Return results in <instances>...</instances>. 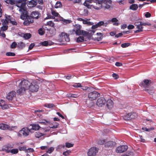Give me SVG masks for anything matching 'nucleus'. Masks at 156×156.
I'll return each instance as SVG.
<instances>
[{"label":"nucleus","mask_w":156,"mask_h":156,"mask_svg":"<svg viewBox=\"0 0 156 156\" xmlns=\"http://www.w3.org/2000/svg\"><path fill=\"white\" fill-rule=\"evenodd\" d=\"M25 19V20L23 24L25 26H28L30 24L32 23H30L29 21H28V20H27L26 18Z\"/></svg>","instance_id":"49530a36"},{"label":"nucleus","mask_w":156,"mask_h":156,"mask_svg":"<svg viewBox=\"0 0 156 156\" xmlns=\"http://www.w3.org/2000/svg\"><path fill=\"white\" fill-rule=\"evenodd\" d=\"M5 2L7 4L13 5L15 4L16 1L14 0H6Z\"/></svg>","instance_id":"bb28decb"},{"label":"nucleus","mask_w":156,"mask_h":156,"mask_svg":"<svg viewBox=\"0 0 156 156\" xmlns=\"http://www.w3.org/2000/svg\"><path fill=\"white\" fill-rule=\"evenodd\" d=\"M69 96L70 97L76 98L78 97V95L74 94H69Z\"/></svg>","instance_id":"680f3d73"},{"label":"nucleus","mask_w":156,"mask_h":156,"mask_svg":"<svg viewBox=\"0 0 156 156\" xmlns=\"http://www.w3.org/2000/svg\"><path fill=\"white\" fill-rule=\"evenodd\" d=\"M41 45L44 46H48V45H50L48 44V42L47 41H44L43 42H41Z\"/></svg>","instance_id":"c03bdc74"},{"label":"nucleus","mask_w":156,"mask_h":156,"mask_svg":"<svg viewBox=\"0 0 156 156\" xmlns=\"http://www.w3.org/2000/svg\"><path fill=\"white\" fill-rule=\"evenodd\" d=\"M81 26L80 25L78 24H75L74 26L73 30L76 31V30H78L81 29Z\"/></svg>","instance_id":"f704fd0d"},{"label":"nucleus","mask_w":156,"mask_h":156,"mask_svg":"<svg viewBox=\"0 0 156 156\" xmlns=\"http://www.w3.org/2000/svg\"><path fill=\"white\" fill-rule=\"evenodd\" d=\"M26 148L25 147H19V149L20 151H25L26 150Z\"/></svg>","instance_id":"e2e57ef3"},{"label":"nucleus","mask_w":156,"mask_h":156,"mask_svg":"<svg viewBox=\"0 0 156 156\" xmlns=\"http://www.w3.org/2000/svg\"><path fill=\"white\" fill-rule=\"evenodd\" d=\"M130 114V119H135L137 116L135 112H131Z\"/></svg>","instance_id":"393cba45"},{"label":"nucleus","mask_w":156,"mask_h":156,"mask_svg":"<svg viewBox=\"0 0 156 156\" xmlns=\"http://www.w3.org/2000/svg\"><path fill=\"white\" fill-rule=\"evenodd\" d=\"M106 103V101L104 97H101L98 98L96 102V105L100 107L104 106Z\"/></svg>","instance_id":"6e6552de"},{"label":"nucleus","mask_w":156,"mask_h":156,"mask_svg":"<svg viewBox=\"0 0 156 156\" xmlns=\"http://www.w3.org/2000/svg\"><path fill=\"white\" fill-rule=\"evenodd\" d=\"M39 86L36 82L34 81L30 83L29 89L31 92H37L39 89Z\"/></svg>","instance_id":"7ed1b4c3"},{"label":"nucleus","mask_w":156,"mask_h":156,"mask_svg":"<svg viewBox=\"0 0 156 156\" xmlns=\"http://www.w3.org/2000/svg\"><path fill=\"white\" fill-rule=\"evenodd\" d=\"M84 13L83 15L84 16H87L88 15V11L87 9H84L83 10Z\"/></svg>","instance_id":"052dcab7"},{"label":"nucleus","mask_w":156,"mask_h":156,"mask_svg":"<svg viewBox=\"0 0 156 156\" xmlns=\"http://www.w3.org/2000/svg\"><path fill=\"white\" fill-rule=\"evenodd\" d=\"M62 6V4L61 2L58 1L55 4V7L56 8H60Z\"/></svg>","instance_id":"2f4dec72"},{"label":"nucleus","mask_w":156,"mask_h":156,"mask_svg":"<svg viewBox=\"0 0 156 156\" xmlns=\"http://www.w3.org/2000/svg\"><path fill=\"white\" fill-rule=\"evenodd\" d=\"M30 84V82L27 80L21 81L18 85L19 89L17 90V93L19 94H23L29 89Z\"/></svg>","instance_id":"f257e3e1"},{"label":"nucleus","mask_w":156,"mask_h":156,"mask_svg":"<svg viewBox=\"0 0 156 156\" xmlns=\"http://www.w3.org/2000/svg\"><path fill=\"white\" fill-rule=\"evenodd\" d=\"M27 11H25V13H23L22 15L21 16V18L24 19L25 18L28 20L30 23H32L34 22V20L29 16L27 14Z\"/></svg>","instance_id":"9b49d317"},{"label":"nucleus","mask_w":156,"mask_h":156,"mask_svg":"<svg viewBox=\"0 0 156 156\" xmlns=\"http://www.w3.org/2000/svg\"><path fill=\"white\" fill-rule=\"evenodd\" d=\"M63 23L64 24H66L72 22V21L70 20H67L64 19L62 20Z\"/></svg>","instance_id":"37998d69"},{"label":"nucleus","mask_w":156,"mask_h":156,"mask_svg":"<svg viewBox=\"0 0 156 156\" xmlns=\"http://www.w3.org/2000/svg\"><path fill=\"white\" fill-rule=\"evenodd\" d=\"M38 3L39 4H43V0H31L28 2L27 5L30 7H35Z\"/></svg>","instance_id":"423d86ee"},{"label":"nucleus","mask_w":156,"mask_h":156,"mask_svg":"<svg viewBox=\"0 0 156 156\" xmlns=\"http://www.w3.org/2000/svg\"><path fill=\"white\" fill-rule=\"evenodd\" d=\"M145 90L146 91H147L150 94H152L154 93V87H152L150 88H145Z\"/></svg>","instance_id":"412c9836"},{"label":"nucleus","mask_w":156,"mask_h":156,"mask_svg":"<svg viewBox=\"0 0 156 156\" xmlns=\"http://www.w3.org/2000/svg\"><path fill=\"white\" fill-rule=\"evenodd\" d=\"M106 106L109 109H111L113 107V102L111 99H108L106 101Z\"/></svg>","instance_id":"dca6fc26"},{"label":"nucleus","mask_w":156,"mask_h":156,"mask_svg":"<svg viewBox=\"0 0 156 156\" xmlns=\"http://www.w3.org/2000/svg\"><path fill=\"white\" fill-rule=\"evenodd\" d=\"M151 83V80L145 79L140 83V85L146 88H148L150 86Z\"/></svg>","instance_id":"9d476101"},{"label":"nucleus","mask_w":156,"mask_h":156,"mask_svg":"<svg viewBox=\"0 0 156 156\" xmlns=\"http://www.w3.org/2000/svg\"><path fill=\"white\" fill-rule=\"evenodd\" d=\"M28 127L30 131L31 130H38L41 128L40 126L38 124H30Z\"/></svg>","instance_id":"4468645a"},{"label":"nucleus","mask_w":156,"mask_h":156,"mask_svg":"<svg viewBox=\"0 0 156 156\" xmlns=\"http://www.w3.org/2000/svg\"><path fill=\"white\" fill-rule=\"evenodd\" d=\"M81 29L79 30H76L75 31V33L76 35H86L87 34V32L86 31H84L83 30H81Z\"/></svg>","instance_id":"6ab92c4d"},{"label":"nucleus","mask_w":156,"mask_h":156,"mask_svg":"<svg viewBox=\"0 0 156 156\" xmlns=\"http://www.w3.org/2000/svg\"><path fill=\"white\" fill-rule=\"evenodd\" d=\"M8 26H4L2 27L1 28V30L3 31H5L7 30Z\"/></svg>","instance_id":"4d7b16f0"},{"label":"nucleus","mask_w":156,"mask_h":156,"mask_svg":"<svg viewBox=\"0 0 156 156\" xmlns=\"http://www.w3.org/2000/svg\"><path fill=\"white\" fill-rule=\"evenodd\" d=\"M136 28H137L138 29H143L144 27L142 26V25H141V24L140 23V24H139V25H138L136 27Z\"/></svg>","instance_id":"774afa93"},{"label":"nucleus","mask_w":156,"mask_h":156,"mask_svg":"<svg viewBox=\"0 0 156 156\" xmlns=\"http://www.w3.org/2000/svg\"><path fill=\"white\" fill-rule=\"evenodd\" d=\"M30 131L29 128H28L27 127H24L19 131L18 134V136L20 137L22 136L26 137L29 135L30 133Z\"/></svg>","instance_id":"f03ea898"},{"label":"nucleus","mask_w":156,"mask_h":156,"mask_svg":"<svg viewBox=\"0 0 156 156\" xmlns=\"http://www.w3.org/2000/svg\"><path fill=\"white\" fill-rule=\"evenodd\" d=\"M115 142L112 141H109L105 143V147L106 148H108L109 147H113L115 145Z\"/></svg>","instance_id":"a211bd4d"},{"label":"nucleus","mask_w":156,"mask_h":156,"mask_svg":"<svg viewBox=\"0 0 156 156\" xmlns=\"http://www.w3.org/2000/svg\"><path fill=\"white\" fill-rule=\"evenodd\" d=\"M105 9H109V10H111V9L112 8L110 5L107 4V2H106V3L105 4Z\"/></svg>","instance_id":"6e6d98bb"},{"label":"nucleus","mask_w":156,"mask_h":156,"mask_svg":"<svg viewBox=\"0 0 156 156\" xmlns=\"http://www.w3.org/2000/svg\"><path fill=\"white\" fill-rule=\"evenodd\" d=\"M72 86L76 88L80 87H82L81 84L80 83H75L74 85H72Z\"/></svg>","instance_id":"a19ab883"},{"label":"nucleus","mask_w":156,"mask_h":156,"mask_svg":"<svg viewBox=\"0 0 156 156\" xmlns=\"http://www.w3.org/2000/svg\"><path fill=\"white\" fill-rule=\"evenodd\" d=\"M35 46V44L34 43H31L30 44V46L29 47V50H31Z\"/></svg>","instance_id":"69168bd1"},{"label":"nucleus","mask_w":156,"mask_h":156,"mask_svg":"<svg viewBox=\"0 0 156 156\" xmlns=\"http://www.w3.org/2000/svg\"><path fill=\"white\" fill-rule=\"evenodd\" d=\"M74 144L69 143L66 142L65 143V146L66 147L70 148L73 147Z\"/></svg>","instance_id":"79ce46f5"},{"label":"nucleus","mask_w":156,"mask_h":156,"mask_svg":"<svg viewBox=\"0 0 156 156\" xmlns=\"http://www.w3.org/2000/svg\"><path fill=\"white\" fill-rule=\"evenodd\" d=\"M51 13L54 17H57L59 15L58 13L56 12L55 11L52 9H51Z\"/></svg>","instance_id":"72a5a7b5"},{"label":"nucleus","mask_w":156,"mask_h":156,"mask_svg":"<svg viewBox=\"0 0 156 156\" xmlns=\"http://www.w3.org/2000/svg\"><path fill=\"white\" fill-rule=\"evenodd\" d=\"M130 118V113L127 114L123 116V119L125 120H129Z\"/></svg>","instance_id":"c756f323"},{"label":"nucleus","mask_w":156,"mask_h":156,"mask_svg":"<svg viewBox=\"0 0 156 156\" xmlns=\"http://www.w3.org/2000/svg\"><path fill=\"white\" fill-rule=\"evenodd\" d=\"M141 25H142V26H150L151 25V24L150 23L148 22H141Z\"/></svg>","instance_id":"3c124183"},{"label":"nucleus","mask_w":156,"mask_h":156,"mask_svg":"<svg viewBox=\"0 0 156 156\" xmlns=\"http://www.w3.org/2000/svg\"><path fill=\"white\" fill-rule=\"evenodd\" d=\"M10 147L8 145H6L4 146L2 149L3 151H5L7 153H9L10 152Z\"/></svg>","instance_id":"aec40b11"},{"label":"nucleus","mask_w":156,"mask_h":156,"mask_svg":"<svg viewBox=\"0 0 156 156\" xmlns=\"http://www.w3.org/2000/svg\"><path fill=\"white\" fill-rule=\"evenodd\" d=\"M105 142V140H99L97 141V143L98 144L100 145H103L104 144Z\"/></svg>","instance_id":"4c0bfd02"},{"label":"nucleus","mask_w":156,"mask_h":156,"mask_svg":"<svg viewBox=\"0 0 156 156\" xmlns=\"http://www.w3.org/2000/svg\"><path fill=\"white\" fill-rule=\"evenodd\" d=\"M104 24V22L103 21H100L96 23V24L98 27H101V26L103 25Z\"/></svg>","instance_id":"bf43d9fd"},{"label":"nucleus","mask_w":156,"mask_h":156,"mask_svg":"<svg viewBox=\"0 0 156 156\" xmlns=\"http://www.w3.org/2000/svg\"><path fill=\"white\" fill-rule=\"evenodd\" d=\"M93 1V0H85V2L83 3V5H84L89 8L90 6L89 3H90L92 2Z\"/></svg>","instance_id":"b1692460"},{"label":"nucleus","mask_w":156,"mask_h":156,"mask_svg":"<svg viewBox=\"0 0 156 156\" xmlns=\"http://www.w3.org/2000/svg\"><path fill=\"white\" fill-rule=\"evenodd\" d=\"M84 40V37L83 36H80L77 38L76 41L77 42L80 43L83 41Z\"/></svg>","instance_id":"c85d7f7f"},{"label":"nucleus","mask_w":156,"mask_h":156,"mask_svg":"<svg viewBox=\"0 0 156 156\" xmlns=\"http://www.w3.org/2000/svg\"><path fill=\"white\" fill-rule=\"evenodd\" d=\"M31 37V35L30 33H26L24 34L23 37L25 39H29Z\"/></svg>","instance_id":"c9c22d12"},{"label":"nucleus","mask_w":156,"mask_h":156,"mask_svg":"<svg viewBox=\"0 0 156 156\" xmlns=\"http://www.w3.org/2000/svg\"><path fill=\"white\" fill-rule=\"evenodd\" d=\"M38 32L39 34L41 35H43L44 33V31L42 28H41L38 30Z\"/></svg>","instance_id":"de8ad7c7"},{"label":"nucleus","mask_w":156,"mask_h":156,"mask_svg":"<svg viewBox=\"0 0 156 156\" xmlns=\"http://www.w3.org/2000/svg\"><path fill=\"white\" fill-rule=\"evenodd\" d=\"M47 24L51 27H53L54 26V23L51 21H48L47 22Z\"/></svg>","instance_id":"864d4df0"},{"label":"nucleus","mask_w":156,"mask_h":156,"mask_svg":"<svg viewBox=\"0 0 156 156\" xmlns=\"http://www.w3.org/2000/svg\"><path fill=\"white\" fill-rule=\"evenodd\" d=\"M17 46V44L15 42H13L10 45V48H14Z\"/></svg>","instance_id":"603ef678"},{"label":"nucleus","mask_w":156,"mask_h":156,"mask_svg":"<svg viewBox=\"0 0 156 156\" xmlns=\"http://www.w3.org/2000/svg\"><path fill=\"white\" fill-rule=\"evenodd\" d=\"M100 94L96 91H93L88 94L89 99L91 101L95 100L97 97L100 96Z\"/></svg>","instance_id":"39448f33"},{"label":"nucleus","mask_w":156,"mask_h":156,"mask_svg":"<svg viewBox=\"0 0 156 156\" xmlns=\"http://www.w3.org/2000/svg\"><path fill=\"white\" fill-rule=\"evenodd\" d=\"M151 16V14L149 12H146L145 14V16L146 18L150 17Z\"/></svg>","instance_id":"0e129e2a"},{"label":"nucleus","mask_w":156,"mask_h":156,"mask_svg":"<svg viewBox=\"0 0 156 156\" xmlns=\"http://www.w3.org/2000/svg\"><path fill=\"white\" fill-rule=\"evenodd\" d=\"M35 136L36 138H39L42 136H43L44 134L41 133L39 132H37L35 133Z\"/></svg>","instance_id":"a878e982"},{"label":"nucleus","mask_w":156,"mask_h":156,"mask_svg":"<svg viewBox=\"0 0 156 156\" xmlns=\"http://www.w3.org/2000/svg\"><path fill=\"white\" fill-rule=\"evenodd\" d=\"M98 149L96 147H92L90 148L87 152L88 156H95L98 153Z\"/></svg>","instance_id":"0eeeda50"},{"label":"nucleus","mask_w":156,"mask_h":156,"mask_svg":"<svg viewBox=\"0 0 156 156\" xmlns=\"http://www.w3.org/2000/svg\"><path fill=\"white\" fill-rule=\"evenodd\" d=\"M65 147V146L64 145H59L56 147V150L57 151H59L62 148H64Z\"/></svg>","instance_id":"473e14b6"},{"label":"nucleus","mask_w":156,"mask_h":156,"mask_svg":"<svg viewBox=\"0 0 156 156\" xmlns=\"http://www.w3.org/2000/svg\"><path fill=\"white\" fill-rule=\"evenodd\" d=\"M138 8V6L136 4H133L130 5L129 7V9L133 10H136Z\"/></svg>","instance_id":"5701e85b"},{"label":"nucleus","mask_w":156,"mask_h":156,"mask_svg":"<svg viewBox=\"0 0 156 156\" xmlns=\"http://www.w3.org/2000/svg\"><path fill=\"white\" fill-rule=\"evenodd\" d=\"M15 127V126H10L7 124H5L2 123L0 124V129L2 130H13V128Z\"/></svg>","instance_id":"f8f14e48"},{"label":"nucleus","mask_w":156,"mask_h":156,"mask_svg":"<svg viewBox=\"0 0 156 156\" xmlns=\"http://www.w3.org/2000/svg\"><path fill=\"white\" fill-rule=\"evenodd\" d=\"M6 55L7 56H15L16 55L15 53L12 52H7L6 53Z\"/></svg>","instance_id":"8fccbe9b"},{"label":"nucleus","mask_w":156,"mask_h":156,"mask_svg":"<svg viewBox=\"0 0 156 156\" xmlns=\"http://www.w3.org/2000/svg\"><path fill=\"white\" fill-rule=\"evenodd\" d=\"M130 45V43H124L121 44V46L123 48H125L129 46Z\"/></svg>","instance_id":"ea45409f"},{"label":"nucleus","mask_w":156,"mask_h":156,"mask_svg":"<svg viewBox=\"0 0 156 156\" xmlns=\"http://www.w3.org/2000/svg\"><path fill=\"white\" fill-rule=\"evenodd\" d=\"M1 21L2 22V24L3 25L7 24L8 23V21L6 19L5 20L2 19Z\"/></svg>","instance_id":"13d9d810"},{"label":"nucleus","mask_w":156,"mask_h":156,"mask_svg":"<svg viewBox=\"0 0 156 156\" xmlns=\"http://www.w3.org/2000/svg\"><path fill=\"white\" fill-rule=\"evenodd\" d=\"M16 93L14 91H12L9 93L6 96L7 99L9 101H11L13 97L16 96Z\"/></svg>","instance_id":"2eb2a0df"},{"label":"nucleus","mask_w":156,"mask_h":156,"mask_svg":"<svg viewBox=\"0 0 156 156\" xmlns=\"http://www.w3.org/2000/svg\"><path fill=\"white\" fill-rule=\"evenodd\" d=\"M10 152L12 154H15L18 152V151L17 149H13L10 150Z\"/></svg>","instance_id":"e433bc0d"},{"label":"nucleus","mask_w":156,"mask_h":156,"mask_svg":"<svg viewBox=\"0 0 156 156\" xmlns=\"http://www.w3.org/2000/svg\"><path fill=\"white\" fill-rule=\"evenodd\" d=\"M9 21V22L13 25L16 26L17 24V23L14 20H10Z\"/></svg>","instance_id":"a18cd8bd"},{"label":"nucleus","mask_w":156,"mask_h":156,"mask_svg":"<svg viewBox=\"0 0 156 156\" xmlns=\"http://www.w3.org/2000/svg\"><path fill=\"white\" fill-rule=\"evenodd\" d=\"M90 20V19H83V23L84 24H86L88 25H92L93 24V23L91 22L90 21H88Z\"/></svg>","instance_id":"4be33fe9"},{"label":"nucleus","mask_w":156,"mask_h":156,"mask_svg":"<svg viewBox=\"0 0 156 156\" xmlns=\"http://www.w3.org/2000/svg\"><path fill=\"white\" fill-rule=\"evenodd\" d=\"M71 151L69 150H67L63 152V155L66 156H68L70 153H71Z\"/></svg>","instance_id":"09e8293b"},{"label":"nucleus","mask_w":156,"mask_h":156,"mask_svg":"<svg viewBox=\"0 0 156 156\" xmlns=\"http://www.w3.org/2000/svg\"><path fill=\"white\" fill-rule=\"evenodd\" d=\"M48 122V121H47L46 120H43L42 121H41L39 122V123L41 124H46V123Z\"/></svg>","instance_id":"338daca9"},{"label":"nucleus","mask_w":156,"mask_h":156,"mask_svg":"<svg viewBox=\"0 0 156 156\" xmlns=\"http://www.w3.org/2000/svg\"><path fill=\"white\" fill-rule=\"evenodd\" d=\"M54 149V147H50L48 149V151H47V152L49 154L51 153L53 151Z\"/></svg>","instance_id":"5fc2aeb1"},{"label":"nucleus","mask_w":156,"mask_h":156,"mask_svg":"<svg viewBox=\"0 0 156 156\" xmlns=\"http://www.w3.org/2000/svg\"><path fill=\"white\" fill-rule=\"evenodd\" d=\"M25 46V44L22 42H21L18 43V47L21 49L23 48Z\"/></svg>","instance_id":"cd10ccee"},{"label":"nucleus","mask_w":156,"mask_h":156,"mask_svg":"<svg viewBox=\"0 0 156 156\" xmlns=\"http://www.w3.org/2000/svg\"><path fill=\"white\" fill-rule=\"evenodd\" d=\"M0 106L3 109H7L9 108V105L5 104L4 101L2 99L0 101Z\"/></svg>","instance_id":"f3484780"},{"label":"nucleus","mask_w":156,"mask_h":156,"mask_svg":"<svg viewBox=\"0 0 156 156\" xmlns=\"http://www.w3.org/2000/svg\"><path fill=\"white\" fill-rule=\"evenodd\" d=\"M40 16V14L38 11H33L31 13L30 16L34 20V19H38L39 16Z\"/></svg>","instance_id":"ddd939ff"},{"label":"nucleus","mask_w":156,"mask_h":156,"mask_svg":"<svg viewBox=\"0 0 156 156\" xmlns=\"http://www.w3.org/2000/svg\"><path fill=\"white\" fill-rule=\"evenodd\" d=\"M44 106L48 108H51L54 106V105L53 104H46L44 105Z\"/></svg>","instance_id":"58836bf2"},{"label":"nucleus","mask_w":156,"mask_h":156,"mask_svg":"<svg viewBox=\"0 0 156 156\" xmlns=\"http://www.w3.org/2000/svg\"><path fill=\"white\" fill-rule=\"evenodd\" d=\"M59 40L60 42H69L70 41L69 36L64 33H61L59 35Z\"/></svg>","instance_id":"20e7f679"},{"label":"nucleus","mask_w":156,"mask_h":156,"mask_svg":"<svg viewBox=\"0 0 156 156\" xmlns=\"http://www.w3.org/2000/svg\"><path fill=\"white\" fill-rule=\"evenodd\" d=\"M52 126L51 125V126H50V127L53 129H55L58 127L59 124L57 122H53L52 123Z\"/></svg>","instance_id":"7c9ffc66"},{"label":"nucleus","mask_w":156,"mask_h":156,"mask_svg":"<svg viewBox=\"0 0 156 156\" xmlns=\"http://www.w3.org/2000/svg\"><path fill=\"white\" fill-rule=\"evenodd\" d=\"M128 148V147L127 146L122 145L117 147L115 151L118 153H123L126 151Z\"/></svg>","instance_id":"1a4fd4ad"}]
</instances>
